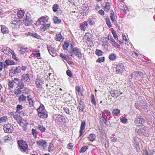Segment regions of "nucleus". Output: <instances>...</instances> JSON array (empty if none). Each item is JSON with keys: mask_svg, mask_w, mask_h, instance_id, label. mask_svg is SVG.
I'll return each mask as SVG.
<instances>
[{"mask_svg": "<svg viewBox=\"0 0 155 155\" xmlns=\"http://www.w3.org/2000/svg\"><path fill=\"white\" fill-rule=\"evenodd\" d=\"M37 110L38 112V115L40 118L44 119L48 117L47 112L45 110L43 105H40Z\"/></svg>", "mask_w": 155, "mask_h": 155, "instance_id": "obj_1", "label": "nucleus"}, {"mask_svg": "<svg viewBox=\"0 0 155 155\" xmlns=\"http://www.w3.org/2000/svg\"><path fill=\"white\" fill-rule=\"evenodd\" d=\"M71 56L73 57L74 55L78 58H81L82 56L81 50L77 47L73 48L71 50Z\"/></svg>", "mask_w": 155, "mask_h": 155, "instance_id": "obj_2", "label": "nucleus"}, {"mask_svg": "<svg viewBox=\"0 0 155 155\" xmlns=\"http://www.w3.org/2000/svg\"><path fill=\"white\" fill-rule=\"evenodd\" d=\"M18 143L21 151H24L27 149L28 145L25 141L19 140L18 141Z\"/></svg>", "mask_w": 155, "mask_h": 155, "instance_id": "obj_3", "label": "nucleus"}, {"mask_svg": "<svg viewBox=\"0 0 155 155\" xmlns=\"http://www.w3.org/2000/svg\"><path fill=\"white\" fill-rule=\"evenodd\" d=\"M116 72L117 74H122L124 71V64L122 63H119L116 65Z\"/></svg>", "mask_w": 155, "mask_h": 155, "instance_id": "obj_4", "label": "nucleus"}, {"mask_svg": "<svg viewBox=\"0 0 155 155\" xmlns=\"http://www.w3.org/2000/svg\"><path fill=\"white\" fill-rule=\"evenodd\" d=\"M3 130L5 133H11L12 132L13 128L11 124H8L4 125Z\"/></svg>", "mask_w": 155, "mask_h": 155, "instance_id": "obj_5", "label": "nucleus"}, {"mask_svg": "<svg viewBox=\"0 0 155 155\" xmlns=\"http://www.w3.org/2000/svg\"><path fill=\"white\" fill-rule=\"evenodd\" d=\"M135 131L140 135L143 134L144 136H148V129L147 128V129H146L142 128L139 129H136L135 130Z\"/></svg>", "mask_w": 155, "mask_h": 155, "instance_id": "obj_6", "label": "nucleus"}, {"mask_svg": "<svg viewBox=\"0 0 155 155\" xmlns=\"http://www.w3.org/2000/svg\"><path fill=\"white\" fill-rule=\"evenodd\" d=\"M21 68L20 66H18L14 70L12 71V73H13V75L14 76H16L19 75L21 72Z\"/></svg>", "mask_w": 155, "mask_h": 155, "instance_id": "obj_7", "label": "nucleus"}, {"mask_svg": "<svg viewBox=\"0 0 155 155\" xmlns=\"http://www.w3.org/2000/svg\"><path fill=\"white\" fill-rule=\"evenodd\" d=\"M86 125V124L85 122H82L81 123L80 127V135L79 137H81L85 132V128Z\"/></svg>", "mask_w": 155, "mask_h": 155, "instance_id": "obj_8", "label": "nucleus"}, {"mask_svg": "<svg viewBox=\"0 0 155 155\" xmlns=\"http://www.w3.org/2000/svg\"><path fill=\"white\" fill-rule=\"evenodd\" d=\"M24 22L25 25L27 26L31 25L32 23V21L30 17L29 14L28 15H26V18L25 19Z\"/></svg>", "mask_w": 155, "mask_h": 155, "instance_id": "obj_9", "label": "nucleus"}, {"mask_svg": "<svg viewBox=\"0 0 155 155\" xmlns=\"http://www.w3.org/2000/svg\"><path fill=\"white\" fill-rule=\"evenodd\" d=\"M35 83L36 87L38 88H41L42 85L44 84V81L42 80L39 78H37L36 80Z\"/></svg>", "mask_w": 155, "mask_h": 155, "instance_id": "obj_10", "label": "nucleus"}, {"mask_svg": "<svg viewBox=\"0 0 155 155\" xmlns=\"http://www.w3.org/2000/svg\"><path fill=\"white\" fill-rule=\"evenodd\" d=\"M48 19V18L47 16L45 17H43L39 18L37 21V22L40 24H44L47 22Z\"/></svg>", "mask_w": 155, "mask_h": 155, "instance_id": "obj_11", "label": "nucleus"}, {"mask_svg": "<svg viewBox=\"0 0 155 155\" xmlns=\"http://www.w3.org/2000/svg\"><path fill=\"white\" fill-rule=\"evenodd\" d=\"M107 38L108 40H109L110 42L112 44V45L114 47H116L117 46L118 44L114 40L113 38H112L111 36H108Z\"/></svg>", "mask_w": 155, "mask_h": 155, "instance_id": "obj_12", "label": "nucleus"}, {"mask_svg": "<svg viewBox=\"0 0 155 155\" xmlns=\"http://www.w3.org/2000/svg\"><path fill=\"white\" fill-rule=\"evenodd\" d=\"M18 21L13 20L12 21L11 26L12 28L17 29V28L19 26V22Z\"/></svg>", "mask_w": 155, "mask_h": 155, "instance_id": "obj_13", "label": "nucleus"}, {"mask_svg": "<svg viewBox=\"0 0 155 155\" xmlns=\"http://www.w3.org/2000/svg\"><path fill=\"white\" fill-rule=\"evenodd\" d=\"M21 80L22 81H25L29 82L30 80L29 75L28 74H23Z\"/></svg>", "mask_w": 155, "mask_h": 155, "instance_id": "obj_14", "label": "nucleus"}, {"mask_svg": "<svg viewBox=\"0 0 155 155\" xmlns=\"http://www.w3.org/2000/svg\"><path fill=\"white\" fill-rule=\"evenodd\" d=\"M27 100L29 103V105L30 107H32L34 106V101L33 99L32 98L31 96L29 95L27 97Z\"/></svg>", "mask_w": 155, "mask_h": 155, "instance_id": "obj_15", "label": "nucleus"}, {"mask_svg": "<svg viewBox=\"0 0 155 155\" xmlns=\"http://www.w3.org/2000/svg\"><path fill=\"white\" fill-rule=\"evenodd\" d=\"M37 143L41 147H45L46 146L47 142L44 140H41L36 141Z\"/></svg>", "mask_w": 155, "mask_h": 155, "instance_id": "obj_16", "label": "nucleus"}, {"mask_svg": "<svg viewBox=\"0 0 155 155\" xmlns=\"http://www.w3.org/2000/svg\"><path fill=\"white\" fill-rule=\"evenodd\" d=\"M85 38L90 42H92V37L91 34L89 33H86L85 35Z\"/></svg>", "mask_w": 155, "mask_h": 155, "instance_id": "obj_17", "label": "nucleus"}, {"mask_svg": "<svg viewBox=\"0 0 155 155\" xmlns=\"http://www.w3.org/2000/svg\"><path fill=\"white\" fill-rule=\"evenodd\" d=\"M41 26L40 27L41 30L43 31H45L46 29H47L50 27V25L49 24H41Z\"/></svg>", "mask_w": 155, "mask_h": 155, "instance_id": "obj_18", "label": "nucleus"}, {"mask_svg": "<svg viewBox=\"0 0 155 155\" xmlns=\"http://www.w3.org/2000/svg\"><path fill=\"white\" fill-rule=\"evenodd\" d=\"M48 49L50 54L52 56L54 57L56 55L55 50L51 46L48 47Z\"/></svg>", "mask_w": 155, "mask_h": 155, "instance_id": "obj_19", "label": "nucleus"}, {"mask_svg": "<svg viewBox=\"0 0 155 155\" xmlns=\"http://www.w3.org/2000/svg\"><path fill=\"white\" fill-rule=\"evenodd\" d=\"M5 63L6 64V66H9V65H12L15 64L14 62L12 60L7 59L6 60Z\"/></svg>", "mask_w": 155, "mask_h": 155, "instance_id": "obj_20", "label": "nucleus"}, {"mask_svg": "<svg viewBox=\"0 0 155 155\" xmlns=\"http://www.w3.org/2000/svg\"><path fill=\"white\" fill-rule=\"evenodd\" d=\"M25 12L23 10H20L18 11L17 15L18 17L21 19V18L24 16Z\"/></svg>", "mask_w": 155, "mask_h": 155, "instance_id": "obj_21", "label": "nucleus"}, {"mask_svg": "<svg viewBox=\"0 0 155 155\" xmlns=\"http://www.w3.org/2000/svg\"><path fill=\"white\" fill-rule=\"evenodd\" d=\"M1 31L3 34L8 33L9 32L8 29L5 25L1 26Z\"/></svg>", "mask_w": 155, "mask_h": 155, "instance_id": "obj_22", "label": "nucleus"}, {"mask_svg": "<svg viewBox=\"0 0 155 155\" xmlns=\"http://www.w3.org/2000/svg\"><path fill=\"white\" fill-rule=\"evenodd\" d=\"M89 8L87 6H83L82 8L81 13H85V14L87 13Z\"/></svg>", "mask_w": 155, "mask_h": 155, "instance_id": "obj_23", "label": "nucleus"}, {"mask_svg": "<svg viewBox=\"0 0 155 155\" xmlns=\"http://www.w3.org/2000/svg\"><path fill=\"white\" fill-rule=\"evenodd\" d=\"M109 58L111 61H114L116 59L117 56L115 54L112 53L109 55Z\"/></svg>", "mask_w": 155, "mask_h": 155, "instance_id": "obj_24", "label": "nucleus"}, {"mask_svg": "<svg viewBox=\"0 0 155 155\" xmlns=\"http://www.w3.org/2000/svg\"><path fill=\"white\" fill-rule=\"evenodd\" d=\"M76 90L78 91V94L80 96H83V92L81 90V88L79 86H76L75 87Z\"/></svg>", "mask_w": 155, "mask_h": 155, "instance_id": "obj_25", "label": "nucleus"}, {"mask_svg": "<svg viewBox=\"0 0 155 155\" xmlns=\"http://www.w3.org/2000/svg\"><path fill=\"white\" fill-rule=\"evenodd\" d=\"M55 38L57 41H62L63 40V37L60 34L57 35Z\"/></svg>", "mask_w": 155, "mask_h": 155, "instance_id": "obj_26", "label": "nucleus"}, {"mask_svg": "<svg viewBox=\"0 0 155 155\" xmlns=\"http://www.w3.org/2000/svg\"><path fill=\"white\" fill-rule=\"evenodd\" d=\"M117 18V17L116 15L110 16V19L111 20L112 22L115 24L117 23V21L116 20V19Z\"/></svg>", "mask_w": 155, "mask_h": 155, "instance_id": "obj_27", "label": "nucleus"}, {"mask_svg": "<svg viewBox=\"0 0 155 155\" xmlns=\"http://www.w3.org/2000/svg\"><path fill=\"white\" fill-rule=\"evenodd\" d=\"M26 98L27 97L23 94H22L19 97L18 100L19 102H23L26 100Z\"/></svg>", "mask_w": 155, "mask_h": 155, "instance_id": "obj_28", "label": "nucleus"}, {"mask_svg": "<svg viewBox=\"0 0 155 155\" xmlns=\"http://www.w3.org/2000/svg\"><path fill=\"white\" fill-rule=\"evenodd\" d=\"M88 148V146H84L82 147L80 150V153H83L85 152Z\"/></svg>", "mask_w": 155, "mask_h": 155, "instance_id": "obj_29", "label": "nucleus"}, {"mask_svg": "<svg viewBox=\"0 0 155 155\" xmlns=\"http://www.w3.org/2000/svg\"><path fill=\"white\" fill-rule=\"evenodd\" d=\"M88 138L90 141L93 142L95 140L96 136L94 134H91L89 135Z\"/></svg>", "mask_w": 155, "mask_h": 155, "instance_id": "obj_30", "label": "nucleus"}, {"mask_svg": "<svg viewBox=\"0 0 155 155\" xmlns=\"http://www.w3.org/2000/svg\"><path fill=\"white\" fill-rule=\"evenodd\" d=\"M54 22L55 24L60 23L61 22V20L60 19H58V17L54 16L53 18Z\"/></svg>", "mask_w": 155, "mask_h": 155, "instance_id": "obj_31", "label": "nucleus"}, {"mask_svg": "<svg viewBox=\"0 0 155 155\" xmlns=\"http://www.w3.org/2000/svg\"><path fill=\"white\" fill-rule=\"evenodd\" d=\"M32 54L35 57L37 58L40 56V53L38 52L36 50H34L32 52Z\"/></svg>", "mask_w": 155, "mask_h": 155, "instance_id": "obj_32", "label": "nucleus"}, {"mask_svg": "<svg viewBox=\"0 0 155 155\" xmlns=\"http://www.w3.org/2000/svg\"><path fill=\"white\" fill-rule=\"evenodd\" d=\"M137 122L141 124H143L145 120H144L142 118L140 117H138L137 118Z\"/></svg>", "mask_w": 155, "mask_h": 155, "instance_id": "obj_33", "label": "nucleus"}, {"mask_svg": "<svg viewBox=\"0 0 155 155\" xmlns=\"http://www.w3.org/2000/svg\"><path fill=\"white\" fill-rule=\"evenodd\" d=\"M58 8L59 5L56 4H54L53 6L52 9L54 12H56L58 11Z\"/></svg>", "mask_w": 155, "mask_h": 155, "instance_id": "obj_34", "label": "nucleus"}, {"mask_svg": "<svg viewBox=\"0 0 155 155\" xmlns=\"http://www.w3.org/2000/svg\"><path fill=\"white\" fill-rule=\"evenodd\" d=\"M8 120V118L6 116H3L0 118V123H4Z\"/></svg>", "mask_w": 155, "mask_h": 155, "instance_id": "obj_35", "label": "nucleus"}, {"mask_svg": "<svg viewBox=\"0 0 155 155\" xmlns=\"http://www.w3.org/2000/svg\"><path fill=\"white\" fill-rule=\"evenodd\" d=\"M105 19L106 24L109 27V28H111L112 26V25L111 24V22L109 18H106Z\"/></svg>", "mask_w": 155, "mask_h": 155, "instance_id": "obj_36", "label": "nucleus"}, {"mask_svg": "<svg viewBox=\"0 0 155 155\" xmlns=\"http://www.w3.org/2000/svg\"><path fill=\"white\" fill-rule=\"evenodd\" d=\"M91 101L92 103L94 105H96V103L94 98V94H92L91 96Z\"/></svg>", "mask_w": 155, "mask_h": 155, "instance_id": "obj_37", "label": "nucleus"}, {"mask_svg": "<svg viewBox=\"0 0 155 155\" xmlns=\"http://www.w3.org/2000/svg\"><path fill=\"white\" fill-rule=\"evenodd\" d=\"M37 128L42 132L45 131V130H46V128L45 127L40 125H38Z\"/></svg>", "mask_w": 155, "mask_h": 155, "instance_id": "obj_38", "label": "nucleus"}, {"mask_svg": "<svg viewBox=\"0 0 155 155\" xmlns=\"http://www.w3.org/2000/svg\"><path fill=\"white\" fill-rule=\"evenodd\" d=\"M31 35L34 38H36L38 39H41V36L40 35H38L36 33H33L31 34Z\"/></svg>", "mask_w": 155, "mask_h": 155, "instance_id": "obj_39", "label": "nucleus"}, {"mask_svg": "<svg viewBox=\"0 0 155 155\" xmlns=\"http://www.w3.org/2000/svg\"><path fill=\"white\" fill-rule=\"evenodd\" d=\"M100 120L102 122L104 123L105 124H106L107 122V120H106L105 117L102 114L101 117H100Z\"/></svg>", "mask_w": 155, "mask_h": 155, "instance_id": "obj_40", "label": "nucleus"}, {"mask_svg": "<svg viewBox=\"0 0 155 155\" xmlns=\"http://www.w3.org/2000/svg\"><path fill=\"white\" fill-rule=\"evenodd\" d=\"M95 53L96 55L98 56H101L103 54L102 51L100 50H96L95 51Z\"/></svg>", "mask_w": 155, "mask_h": 155, "instance_id": "obj_41", "label": "nucleus"}, {"mask_svg": "<svg viewBox=\"0 0 155 155\" xmlns=\"http://www.w3.org/2000/svg\"><path fill=\"white\" fill-rule=\"evenodd\" d=\"M32 134L34 137L35 138L37 136V134H38V132L36 129H32Z\"/></svg>", "mask_w": 155, "mask_h": 155, "instance_id": "obj_42", "label": "nucleus"}, {"mask_svg": "<svg viewBox=\"0 0 155 155\" xmlns=\"http://www.w3.org/2000/svg\"><path fill=\"white\" fill-rule=\"evenodd\" d=\"M22 92L21 90H19L17 89H16L14 91V93L16 96H18V95L20 94Z\"/></svg>", "mask_w": 155, "mask_h": 155, "instance_id": "obj_43", "label": "nucleus"}, {"mask_svg": "<svg viewBox=\"0 0 155 155\" xmlns=\"http://www.w3.org/2000/svg\"><path fill=\"white\" fill-rule=\"evenodd\" d=\"M53 118L55 119V120L58 121V120L59 119L61 120V116L58 114H55L54 115Z\"/></svg>", "mask_w": 155, "mask_h": 155, "instance_id": "obj_44", "label": "nucleus"}, {"mask_svg": "<svg viewBox=\"0 0 155 155\" xmlns=\"http://www.w3.org/2000/svg\"><path fill=\"white\" fill-rule=\"evenodd\" d=\"M69 43L68 41H65L64 42V44L63 45V48L64 49H67L69 46Z\"/></svg>", "mask_w": 155, "mask_h": 155, "instance_id": "obj_45", "label": "nucleus"}, {"mask_svg": "<svg viewBox=\"0 0 155 155\" xmlns=\"http://www.w3.org/2000/svg\"><path fill=\"white\" fill-rule=\"evenodd\" d=\"M104 60V57H101L98 58L96 60V62L99 63H101L103 62Z\"/></svg>", "mask_w": 155, "mask_h": 155, "instance_id": "obj_46", "label": "nucleus"}, {"mask_svg": "<svg viewBox=\"0 0 155 155\" xmlns=\"http://www.w3.org/2000/svg\"><path fill=\"white\" fill-rule=\"evenodd\" d=\"M11 49L8 47H6L5 48H3V49H2V51H3L4 53H5L6 51L8 52H10L11 51Z\"/></svg>", "mask_w": 155, "mask_h": 155, "instance_id": "obj_47", "label": "nucleus"}, {"mask_svg": "<svg viewBox=\"0 0 155 155\" xmlns=\"http://www.w3.org/2000/svg\"><path fill=\"white\" fill-rule=\"evenodd\" d=\"M112 113L117 115L120 113V110L118 109H114L113 110Z\"/></svg>", "mask_w": 155, "mask_h": 155, "instance_id": "obj_48", "label": "nucleus"}, {"mask_svg": "<svg viewBox=\"0 0 155 155\" xmlns=\"http://www.w3.org/2000/svg\"><path fill=\"white\" fill-rule=\"evenodd\" d=\"M110 93L111 94V96L113 97H114V96H116V97H117V96H119L117 94V93L115 92V91H111L110 92Z\"/></svg>", "mask_w": 155, "mask_h": 155, "instance_id": "obj_49", "label": "nucleus"}, {"mask_svg": "<svg viewBox=\"0 0 155 155\" xmlns=\"http://www.w3.org/2000/svg\"><path fill=\"white\" fill-rule=\"evenodd\" d=\"M23 107L21 105H18L17 106V110H16V112H18V111L20 110H22L23 108Z\"/></svg>", "mask_w": 155, "mask_h": 155, "instance_id": "obj_50", "label": "nucleus"}, {"mask_svg": "<svg viewBox=\"0 0 155 155\" xmlns=\"http://www.w3.org/2000/svg\"><path fill=\"white\" fill-rule=\"evenodd\" d=\"M134 145L135 146V148L137 150V152H139V150H140V147L139 146V144L137 142H135L134 143Z\"/></svg>", "mask_w": 155, "mask_h": 155, "instance_id": "obj_51", "label": "nucleus"}, {"mask_svg": "<svg viewBox=\"0 0 155 155\" xmlns=\"http://www.w3.org/2000/svg\"><path fill=\"white\" fill-rule=\"evenodd\" d=\"M7 67V66L5 64H3L2 62H0V70H2L3 68H5Z\"/></svg>", "mask_w": 155, "mask_h": 155, "instance_id": "obj_52", "label": "nucleus"}, {"mask_svg": "<svg viewBox=\"0 0 155 155\" xmlns=\"http://www.w3.org/2000/svg\"><path fill=\"white\" fill-rule=\"evenodd\" d=\"M66 73L67 75L70 77H72L73 75L72 73L70 70H68L66 71Z\"/></svg>", "mask_w": 155, "mask_h": 155, "instance_id": "obj_53", "label": "nucleus"}, {"mask_svg": "<svg viewBox=\"0 0 155 155\" xmlns=\"http://www.w3.org/2000/svg\"><path fill=\"white\" fill-rule=\"evenodd\" d=\"M135 73L137 76H142L143 75V73L141 71H137L135 72Z\"/></svg>", "mask_w": 155, "mask_h": 155, "instance_id": "obj_54", "label": "nucleus"}, {"mask_svg": "<svg viewBox=\"0 0 155 155\" xmlns=\"http://www.w3.org/2000/svg\"><path fill=\"white\" fill-rule=\"evenodd\" d=\"M27 49V48H21L20 51L21 52V53L22 54H24L25 53V52L26 51V50Z\"/></svg>", "mask_w": 155, "mask_h": 155, "instance_id": "obj_55", "label": "nucleus"}, {"mask_svg": "<svg viewBox=\"0 0 155 155\" xmlns=\"http://www.w3.org/2000/svg\"><path fill=\"white\" fill-rule=\"evenodd\" d=\"M112 34L114 36V38L115 39H117L118 37H117V35L116 34V31H115L114 30H113L112 31Z\"/></svg>", "mask_w": 155, "mask_h": 155, "instance_id": "obj_56", "label": "nucleus"}, {"mask_svg": "<svg viewBox=\"0 0 155 155\" xmlns=\"http://www.w3.org/2000/svg\"><path fill=\"white\" fill-rule=\"evenodd\" d=\"M14 82L13 81H10L8 83V85L9 87L11 88H12L14 86Z\"/></svg>", "mask_w": 155, "mask_h": 155, "instance_id": "obj_57", "label": "nucleus"}, {"mask_svg": "<svg viewBox=\"0 0 155 155\" xmlns=\"http://www.w3.org/2000/svg\"><path fill=\"white\" fill-rule=\"evenodd\" d=\"M12 58L15 60L16 61L18 62H19L20 60L17 57H16V54H15L14 55H13L12 56Z\"/></svg>", "mask_w": 155, "mask_h": 155, "instance_id": "obj_58", "label": "nucleus"}, {"mask_svg": "<svg viewBox=\"0 0 155 155\" xmlns=\"http://www.w3.org/2000/svg\"><path fill=\"white\" fill-rule=\"evenodd\" d=\"M18 87H24V84L22 81H21L19 82V83L18 84Z\"/></svg>", "mask_w": 155, "mask_h": 155, "instance_id": "obj_59", "label": "nucleus"}, {"mask_svg": "<svg viewBox=\"0 0 155 155\" xmlns=\"http://www.w3.org/2000/svg\"><path fill=\"white\" fill-rule=\"evenodd\" d=\"M60 56L64 60L67 61L66 56L63 53L60 54Z\"/></svg>", "mask_w": 155, "mask_h": 155, "instance_id": "obj_60", "label": "nucleus"}, {"mask_svg": "<svg viewBox=\"0 0 155 155\" xmlns=\"http://www.w3.org/2000/svg\"><path fill=\"white\" fill-rule=\"evenodd\" d=\"M122 37L123 43H126L127 39L126 37L125 36V35L124 34H123Z\"/></svg>", "mask_w": 155, "mask_h": 155, "instance_id": "obj_61", "label": "nucleus"}, {"mask_svg": "<svg viewBox=\"0 0 155 155\" xmlns=\"http://www.w3.org/2000/svg\"><path fill=\"white\" fill-rule=\"evenodd\" d=\"M121 121L123 123H126L127 121V119L124 117H123L121 119Z\"/></svg>", "mask_w": 155, "mask_h": 155, "instance_id": "obj_62", "label": "nucleus"}, {"mask_svg": "<svg viewBox=\"0 0 155 155\" xmlns=\"http://www.w3.org/2000/svg\"><path fill=\"white\" fill-rule=\"evenodd\" d=\"M53 150V147L51 145H50L48 148V151L50 152Z\"/></svg>", "mask_w": 155, "mask_h": 155, "instance_id": "obj_63", "label": "nucleus"}, {"mask_svg": "<svg viewBox=\"0 0 155 155\" xmlns=\"http://www.w3.org/2000/svg\"><path fill=\"white\" fill-rule=\"evenodd\" d=\"M17 122L21 127H23L25 125L24 123L23 122L21 121V120H19V121H18Z\"/></svg>", "mask_w": 155, "mask_h": 155, "instance_id": "obj_64", "label": "nucleus"}]
</instances>
